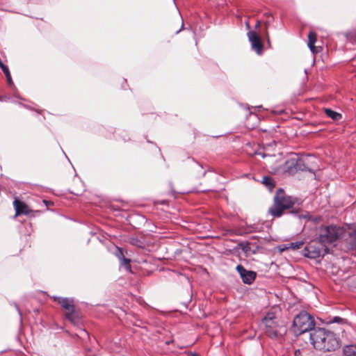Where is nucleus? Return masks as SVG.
<instances>
[{
  "label": "nucleus",
  "mask_w": 356,
  "mask_h": 356,
  "mask_svg": "<svg viewBox=\"0 0 356 356\" xmlns=\"http://www.w3.org/2000/svg\"><path fill=\"white\" fill-rule=\"evenodd\" d=\"M341 229L335 225L321 227L318 230V238L325 245L337 240L341 234Z\"/></svg>",
  "instance_id": "5"
},
{
  "label": "nucleus",
  "mask_w": 356,
  "mask_h": 356,
  "mask_svg": "<svg viewBox=\"0 0 356 356\" xmlns=\"http://www.w3.org/2000/svg\"><path fill=\"white\" fill-rule=\"evenodd\" d=\"M120 264L125 270L128 271H131V264H130V259L125 258L124 257H122V260H120Z\"/></svg>",
  "instance_id": "17"
},
{
  "label": "nucleus",
  "mask_w": 356,
  "mask_h": 356,
  "mask_svg": "<svg viewBox=\"0 0 356 356\" xmlns=\"http://www.w3.org/2000/svg\"><path fill=\"white\" fill-rule=\"evenodd\" d=\"M325 113L331 119L335 121H338L341 119L342 115L339 113L332 111L330 108H325Z\"/></svg>",
  "instance_id": "14"
},
{
  "label": "nucleus",
  "mask_w": 356,
  "mask_h": 356,
  "mask_svg": "<svg viewBox=\"0 0 356 356\" xmlns=\"http://www.w3.org/2000/svg\"><path fill=\"white\" fill-rule=\"evenodd\" d=\"M13 206L15 209V216H18L20 215H28L30 213V209L29 207L23 202L19 200L17 198H15L13 202Z\"/></svg>",
  "instance_id": "10"
},
{
  "label": "nucleus",
  "mask_w": 356,
  "mask_h": 356,
  "mask_svg": "<svg viewBox=\"0 0 356 356\" xmlns=\"http://www.w3.org/2000/svg\"><path fill=\"white\" fill-rule=\"evenodd\" d=\"M347 241L352 249H356V229L349 234Z\"/></svg>",
  "instance_id": "15"
},
{
  "label": "nucleus",
  "mask_w": 356,
  "mask_h": 356,
  "mask_svg": "<svg viewBox=\"0 0 356 356\" xmlns=\"http://www.w3.org/2000/svg\"><path fill=\"white\" fill-rule=\"evenodd\" d=\"M248 39L251 43L252 49L257 51L258 54L262 52L263 44L260 37L255 31H250L248 33Z\"/></svg>",
  "instance_id": "9"
},
{
  "label": "nucleus",
  "mask_w": 356,
  "mask_h": 356,
  "mask_svg": "<svg viewBox=\"0 0 356 356\" xmlns=\"http://www.w3.org/2000/svg\"><path fill=\"white\" fill-rule=\"evenodd\" d=\"M2 70V71L3 72L4 74L6 75V76H10V71H9V69L8 67V66L5 65H3L1 67H0Z\"/></svg>",
  "instance_id": "20"
},
{
  "label": "nucleus",
  "mask_w": 356,
  "mask_h": 356,
  "mask_svg": "<svg viewBox=\"0 0 356 356\" xmlns=\"http://www.w3.org/2000/svg\"><path fill=\"white\" fill-rule=\"evenodd\" d=\"M343 353L345 356H356V345L345 346Z\"/></svg>",
  "instance_id": "13"
},
{
  "label": "nucleus",
  "mask_w": 356,
  "mask_h": 356,
  "mask_svg": "<svg viewBox=\"0 0 356 356\" xmlns=\"http://www.w3.org/2000/svg\"><path fill=\"white\" fill-rule=\"evenodd\" d=\"M302 245H303V242H302V241L291 243V244L292 248L296 249V250L302 248Z\"/></svg>",
  "instance_id": "19"
},
{
  "label": "nucleus",
  "mask_w": 356,
  "mask_h": 356,
  "mask_svg": "<svg viewBox=\"0 0 356 356\" xmlns=\"http://www.w3.org/2000/svg\"><path fill=\"white\" fill-rule=\"evenodd\" d=\"M61 307L67 311L66 318L72 321H74V306L73 300L67 298H55Z\"/></svg>",
  "instance_id": "7"
},
{
  "label": "nucleus",
  "mask_w": 356,
  "mask_h": 356,
  "mask_svg": "<svg viewBox=\"0 0 356 356\" xmlns=\"http://www.w3.org/2000/svg\"><path fill=\"white\" fill-rule=\"evenodd\" d=\"M265 333L270 338H277L286 332L280 319L273 312H268L263 318Z\"/></svg>",
  "instance_id": "3"
},
{
  "label": "nucleus",
  "mask_w": 356,
  "mask_h": 356,
  "mask_svg": "<svg viewBox=\"0 0 356 356\" xmlns=\"http://www.w3.org/2000/svg\"><path fill=\"white\" fill-rule=\"evenodd\" d=\"M115 254L120 260H122V257H124L122 249L118 248Z\"/></svg>",
  "instance_id": "21"
},
{
  "label": "nucleus",
  "mask_w": 356,
  "mask_h": 356,
  "mask_svg": "<svg viewBox=\"0 0 356 356\" xmlns=\"http://www.w3.org/2000/svg\"><path fill=\"white\" fill-rule=\"evenodd\" d=\"M348 40L353 45H356V33L349 34L348 35Z\"/></svg>",
  "instance_id": "18"
},
{
  "label": "nucleus",
  "mask_w": 356,
  "mask_h": 356,
  "mask_svg": "<svg viewBox=\"0 0 356 356\" xmlns=\"http://www.w3.org/2000/svg\"><path fill=\"white\" fill-rule=\"evenodd\" d=\"M342 321H343V319L341 318L335 316V317H334L333 320H332L330 322L331 323H340Z\"/></svg>",
  "instance_id": "22"
},
{
  "label": "nucleus",
  "mask_w": 356,
  "mask_h": 356,
  "mask_svg": "<svg viewBox=\"0 0 356 356\" xmlns=\"http://www.w3.org/2000/svg\"><path fill=\"white\" fill-rule=\"evenodd\" d=\"M263 184L268 186L270 190H272L275 186L274 180L270 177H263Z\"/></svg>",
  "instance_id": "16"
},
{
  "label": "nucleus",
  "mask_w": 356,
  "mask_h": 356,
  "mask_svg": "<svg viewBox=\"0 0 356 356\" xmlns=\"http://www.w3.org/2000/svg\"><path fill=\"white\" fill-rule=\"evenodd\" d=\"M267 40H268V42L270 43V40H269V38H268V35H267Z\"/></svg>",
  "instance_id": "26"
},
{
  "label": "nucleus",
  "mask_w": 356,
  "mask_h": 356,
  "mask_svg": "<svg viewBox=\"0 0 356 356\" xmlns=\"http://www.w3.org/2000/svg\"><path fill=\"white\" fill-rule=\"evenodd\" d=\"M298 161L296 158H291L284 163V171L289 175H293L297 171Z\"/></svg>",
  "instance_id": "11"
},
{
  "label": "nucleus",
  "mask_w": 356,
  "mask_h": 356,
  "mask_svg": "<svg viewBox=\"0 0 356 356\" xmlns=\"http://www.w3.org/2000/svg\"><path fill=\"white\" fill-rule=\"evenodd\" d=\"M311 343L316 349L323 351H334L339 347L336 334L325 328L314 329L310 333Z\"/></svg>",
  "instance_id": "1"
},
{
  "label": "nucleus",
  "mask_w": 356,
  "mask_h": 356,
  "mask_svg": "<svg viewBox=\"0 0 356 356\" xmlns=\"http://www.w3.org/2000/svg\"><path fill=\"white\" fill-rule=\"evenodd\" d=\"M317 35L314 32H309L308 35V47L310 49L311 51L313 54H316L318 52V50L315 47V43L316 42Z\"/></svg>",
  "instance_id": "12"
},
{
  "label": "nucleus",
  "mask_w": 356,
  "mask_h": 356,
  "mask_svg": "<svg viewBox=\"0 0 356 356\" xmlns=\"http://www.w3.org/2000/svg\"><path fill=\"white\" fill-rule=\"evenodd\" d=\"M236 270L245 284H251L256 278V273L254 272L247 270L242 265H238Z\"/></svg>",
  "instance_id": "8"
},
{
  "label": "nucleus",
  "mask_w": 356,
  "mask_h": 356,
  "mask_svg": "<svg viewBox=\"0 0 356 356\" xmlns=\"http://www.w3.org/2000/svg\"><path fill=\"white\" fill-rule=\"evenodd\" d=\"M308 216V214L307 216H303L304 218H307Z\"/></svg>",
  "instance_id": "27"
},
{
  "label": "nucleus",
  "mask_w": 356,
  "mask_h": 356,
  "mask_svg": "<svg viewBox=\"0 0 356 356\" xmlns=\"http://www.w3.org/2000/svg\"><path fill=\"white\" fill-rule=\"evenodd\" d=\"M258 154L261 155L262 157H265V154H264L258 153Z\"/></svg>",
  "instance_id": "25"
},
{
  "label": "nucleus",
  "mask_w": 356,
  "mask_h": 356,
  "mask_svg": "<svg viewBox=\"0 0 356 356\" xmlns=\"http://www.w3.org/2000/svg\"><path fill=\"white\" fill-rule=\"evenodd\" d=\"M314 317L307 312L302 311L297 314L293 321V331L296 335L312 330L315 327Z\"/></svg>",
  "instance_id": "4"
},
{
  "label": "nucleus",
  "mask_w": 356,
  "mask_h": 356,
  "mask_svg": "<svg viewBox=\"0 0 356 356\" xmlns=\"http://www.w3.org/2000/svg\"><path fill=\"white\" fill-rule=\"evenodd\" d=\"M326 250V245L318 240L311 241L305 248V255L311 259L320 257Z\"/></svg>",
  "instance_id": "6"
},
{
  "label": "nucleus",
  "mask_w": 356,
  "mask_h": 356,
  "mask_svg": "<svg viewBox=\"0 0 356 356\" xmlns=\"http://www.w3.org/2000/svg\"><path fill=\"white\" fill-rule=\"evenodd\" d=\"M259 26H260V22H259V21H258V22H257L256 25H255V27H256V28H258Z\"/></svg>",
  "instance_id": "24"
},
{
  "label": "nucleus",
  "mask_w": 356,
  "mask_h": 356,
  "mask_svg": "<svg viewBox=\"0 0 356 356\" xmlns=\"http://www.w3.org/2000/svg\"><path fill=\"white\" fill-rule=\"evenodd\" d=\"M6 78H7L8 83L11 84L12 83L11 75L10 74V76H6Z\"/></svg>",
  "instance_id": "23"
},
{
  "label": "nucleus",
  "mask_w": 356,
  "mask_h": 356,
  "mask_svg": "<svg viewBox=\"0 0 356 356\" xmlns=\"http://www.w3.org/2000/svg\"><path fill=\"white\" fill-rule=\"evenodd\" d=\"M295 204L294 200L286 195L283 189H279L274 197V202L268 209L269 213L273 217H280L285 209L292 207Z\"/></svg>",
  "instance_id": "2"
}]
</instances>
